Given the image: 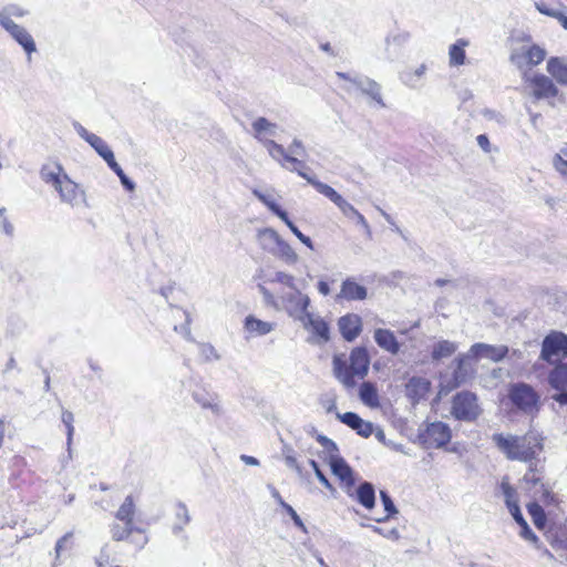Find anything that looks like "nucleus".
Instances as JSON below:
<instances>
[{
    "instance_id": "4468645a",
    "label": "nucleus",
    "mask_w": 567,
    "mask_h": 567,
    "mask_svg": "<svg viewBox=\"0 0 567 567\" xmlns=\"http://www.w3.org/2000/svg\"><path fill=\"white\" fill-rule=\"evenodd\" d=\"M254 195L265 204L276 216H278L291 230V233L308 248L313 249L312 240L303 235L298 227L291 221L287 212L280 208L274 200L269 199L265 194L254 190Z\"/></svg>"
},
{
    "instance_id": "864d4df0",
    "label": "nucleus",
    "mask_w": 567,
    "mask_h": 567,
    "mask_svg": "<svg viewBox=\"0 0 567 567\" xmlns=\"http://www.w3.org/2000/svg\"><path fill=\"white\" fill-rule=\"evenodd\" d=\"M285 461L289 467L295 468L298 473L301 472V467L295 456L288 455L286 456Z\"/></svg>"
},
{
    "instance_id": "cd10ccee",
    "label": "nucleus",
    "mask_w": 567,
    "mask_h": 567,
    "mask_svg": "<svg viewBox=\"0 0 567 567\" xmlns=\"http://www.w3.org/2000/svg\"><path fill=\"white\" fill-rule=\"evenodd\" d=\"M244 328L251 336H265L272 331L274 324L271 322L257 319L254 316H248L245 319Z\"/></svg>"
},
{
    "instance_id": "a18cd8bd",
    "label": "nucleus",
    "mask_w": 567,
    "mask_h": 567,
    "mask_svg": "<svg viewBox=\"0 0 567 567\" xmlns=\"http://www.w3.org/2000/svg\"><path fill=\"white\" fill-rule=\"evenodd\" d=\"M317 441L318 443H320L328 452L330 453H333L332 455L337 454L338 452V447L336 445V443L330 440L329 437L324 436V435H321L319 434L317 436Z\"/></svg>"
},
{
    "instance_id": "f257e3e1",
    "label": "nucleus",
    "mask_w": 567,
    "mask_h": 567,
    "mask_svg": "<svg viewBox=\"0 0 567 567\" xmlns=\"http://www.w3.org/2000/svg\"><path fill=\"white\" fill-rule=\"evenodd\" d=\"M110 534L114 542L125 543L136 551L148 543L146 529L137 522V507L133 495L126 496L115 512Z\"/></svg>"
},
{
    "instance_id": "9d476101",
    "label": "nucleus",
    "mask_w": 567,
    "mask_h": 567,
    "mask_svg": "<svg viewBox=\"0 0 567 567\" xmlns=\"http://www.w3.org/2000/svg\"><path fill=\"white\" fill-rule=\"evenodd\" d=\"M540 358L548 362H561L567 358V334L561 331H550L543 340Z\"/></svg>"
},
{
    "instance_id": "dca6fc26",
    "label": "nucleus",
    "mask_w": 567,
    "mask_h": 567,
    "mask_svg": "<svg viewBox=\"0 0 567 567\" xmlns=\"http://www.w3.org/2000/svg\"><path fill=\"white\" fill-rule=\"evenodd\" d=\"M548 382L557 391L553 399L560 405L567 404V362H558L548 374Z\"/></svg>"
},
{
    "instance_id": "423d86ee",
    "label": "nucleus",
    "mask_w": 567,
    "mask_h": 567,
    "mask_svg": "<svg viewBox=\"0 0 567 567\" xmlns=\"http://www.w3.org/2000/svg\"><path fill=\"white\" fill-rule=\"evenodd\" d=\"M528 464V468L525 472L522 482L526 486L528 493L534 495L540 492L539 499L546 507H557L559 501L555 493L551 491L550 484L546 481L545 465L537 457L536 461H532Z\"/></svg>"
},
{
    "instance_id": "9b49d317",
    "label": "nucleus",
    "mask_w": 567,
    "mask_h": 567,
    "mask_svg": "<svg viewBox=\"0 0 567 567\" xmlns=\"http://www.w3.org/2000/svg\"><path fill=\"white\" fill-rule=\"evenodd\" d=\"M419 439L426 449H441L450 443L452 432L447 424L437 421L429 423L419 434Z\"/></svg>"
},
{
    "instance_id": "0eeeda50",
    "label": "nucleus",
    "mask_w": 567,
    "mask_h": 567,
    "mask_svg": "<svg viewBox=\"0 0 567 567\" xmlns=\"http://www.w3.org/2000/svg\"><path fill=\"white\" fill-rule=\"evenodd\" d=\"M295 302V309L300 311L299 320L303 328L311 332L318 342H328L330 339V328L324 319L313 316L308 311L310 299L307 295L297 291L291 298Z\"/></svg>"
},
{
    "instance_id": "2eb2a0df",
    "label": "nucleus",
    "mask_w": 567,
    "mask_h": 567,
    "mask_svg": "<svg viewBox=\"0 0 567 567\" xmlns=\"http://www.w3.org/2000/svg\"><path fill=\"white\" fill-rule=\"evenodd\" d=\"M254 195L265 204L276 216H278L291 230V233L308 248L313 249L312 240L303 235L298 227L291 221L287 212L280 208L274 200L269 199L265 194L254 190Z\"/></svg>"
},
{
    "instance_id": "13d9d810",
    "label": "nucleus",
    "mask_w": 567,
    "mask_h": 567,
    "mask_svg": "<svg viewBox=\"0 0 567 567\" xmlns=\"http://www.w3.org/2000/svg\"><path fill=\"white\" fill-rule=\"evenodd\" d=\"M293 146H297V147H299V148H302L301 143H300V142H297V141H295V142H293Z\"/></svg>"
},
{
    "instance_id": "58836bf2",
    "label": "nucleus",
    "mask_w": 567,
    "mask_h": 567,
    "mask_svg": "<svg viewBox=\"0 0 567 567\" xmlns=\"http://www.w3.org/2000/svg\"><path fill=\"white\" fill-rule=\"evenodd\" d=\"M272 495L276 498V501L278 502V504L281 506V508L291 517V519L293 520L295 525L297 527L301 528V529H305V525H303L300 516L292 508V506H290L288 503H286L284 501V498L281 497L279 492L275 491Z\"/></svg>"
},
{
    "instance_id": "4c0bfd02",
    "label": "nucleus",
    "mask_w": 567,
    "mask_h": 567,
    "mask_svg": "<svg viewBox=\"0 0 567 567\" xmlns=\"http://www.w3.org/2000/svg\"><path fill=\"white\" fill-rule=\"evenodd\" d=\"M555 171L565 179H567V147L560 150L551 159Z\"/></svg>"
},
{
    "instance_id": "412c9836",
    "label": "nucleus",
    "mask_w": 567,
    "mask_h": 567,
    "mask_svg": "<svg viewBox=\"0 0 567 567\" xmlns=\"http://www.w3.org/2000/svg\"><path fill=\"white\" fill-rule=\"evenodd\" d=\"M474 375V368L470 360L465 355H461L456 359V368L453 371L452 379L450 381V388L456 389L462 384L466 383Z\"/></svg>"
},
{
    "instance_id": "c85d7f7f",
    "label": "nucleus",
    "mask_w": 567,
    "mask_h": 567,
    "mask_svg": "<svg viewBox=\"0 0 567 567\" xmlns=\"http://www.w3.org/2000/svg\"><path fill=\"white\" fill-rule=\"evenodd\" d=\"M355 498L367 509L373 508L375 503V492L373 485L368 482L360 484L355 492Z\"/></svg>"
},
{
    "instance_id": "6ab92c4d",
    "label": "nucleus",
    "mask_w": 567,
    "mask_h": 567,
    "mask_svg": "<svg viewBox=\"0 0 567 567\" xmlns=\"http://www.w3.org/2000/svg\"><path fill=\"white\" fill-rule=\"evenodd\" d=\"M338 327L342 338L351 342L362 332V319L359 315L347 313L338 320Z\"/></svg>"
},
{
    "instance_id": "4d7b16f0",
    "label": "nucleus",
    "mask_w": 567,
    "mask_h": 567,
    "mask_svg": "<svg viewBox=\"0 0 567 567\" xmlns=\"http://www.w3.org/2000/svg\"><path fill=\"white\" fill-rule=\"evenodd\" d=\"M121 183L124 185V187L128 190L134 189V184L127 178V176H123L121 178Z\"/></svg>"
},
{
    "instance_id": "79ce46f5",
    "label": "nucleus",
    "mask_w": 567,
    "mask_h": 567,
    "mask_svg": "<svg viewBox=\"0 0 567 567\" xmlns=\"http://www.w3.org/2000/svg\"><path fill=\"white\" fill-rule=\"evenodd\" d=\"M519 527H520V530H519L520 537L524 538L525 540L530 542L536 547H539L540 540H539L538 536L530 529L528 524L524 523V525H522Z\"/></svg>"
},
{
    "instance_id": "8fccbe9b",
    "label": "nucleus",
    "mask_w": 567,
    "mask_h": 567,
    "mask_svg": "<svg viewBox=\"0 0 567 567\" xmlns=\"http://www.w3.org/2000/svg\"><path fill=\"white\" fill-rule=\"evenodd\" d=\"M515 522L518 524V526L524 525V523H527L526 519L523 517L519 506H514L513 508L508 509Z\"/></svg>"
},
{
    "instance_id": "393cba45",
    "label": "nucleus",
    "mask_w": 567,
    "mask_h": 567,
    "mask_svg": "<svg viewBox=\"0 0 567 567\" xmlns=\"http://www.w3.org/2000/svg\"><path fill=\"white\" fill-rule=\"evenodd\" d=\"M431 389V382L422 377H412L405 384V392L412 400L424 398Z\"/></svg>"
},
{
    "instance_id": "5701e85b",
    "label": "nucleus",
    "mask_w": 567,
    "mask_h": 567,
    "mask_svg": "<svg viewBox=\"0 0 567 567\" xmlns=\"http://www.w3.org/2000/svg\"><path fill=\"white\" fill-rule=\"evenodd\" d=\"M368 296L367 288L362 285H359L355 280L351 278H347L342 285L338 299H346L349 301L353 300H364Z\"/></svg>"
},
{
    "instance_id": "09e8293b",
    "label": "nucleus",
    "mask_w": 567,
    "mask_h": 567,
    "mask_svg": "<svg viewBox=\"0 0 567 567\" xmlns=\"http://www.w3.org/2000/svg\"><path fill=\"white\" fill-rule=\"evenodd\" d=\"M71 538H72V535L66 534L56 542L55 551L58 555H60L64 549L68 548V546L71 542Z\"/></svg>"
},
{
    "instance_id": "5fc2aeb1",
    "label": "nucleus",
    "mask_w": 567,
    "mask_h": 567,
    "mask_svg": "<svg viewBox=\"0 0 567 567\" xmlns=\"http://www.w3.org/2000/svg\"><path fill=\"white\" fill-rule=\"evenodd\" d=\"M317 287H318V291L321 295L328 296L330 293V287H329V284L327 281L320 280L318 282Z\"/></svg>"
},
{
    "instance_id": "aec40b11",
    "label": "nucleus",
    "mask_w": 567,
    "mask_h": 567,
    "mask_svg": "<svg viewBox=\"0 0 567 567\" xmlns=\"http://www.w3.org/2000/svg\"><path fill=\"white\" fill-rule=\"evenodd\" d=\"M470 353L473 358H488L494 362L503 360L507 353L508 348L506 346H491L486 343H475L471 347Z\"/></svg>"
},
{
    "instance_id": "de8ad7c7",
    "label": "nucleus",
    "mask_w": 567,
    "mask_h": 567,
    "mask_svg": "<svg viewBox=\"0 0 567 567\" xmlns=\"http://www.w3.org/2000/svg\"><path fill=\"white\" fill-rule=\"evenodd\" d=\"M276 281L284 284L287 287L293 288L295 287V278L286 272H277L276 274Z\"/></svg>"
},
{
    "instance_id": "49530a36",
    "label": "nucleus",
    "mask_w": 567,
    "mask_h": 567,
    "mask_svg": "<svg viewBox=\"0 0 567 567\" xmlns=\"http://www.w3.org/2000/svg\"><path fill=\"white\" fill-rule=\"evenodd\" d=\"M62 421L66 427L68 436L70 439L74 431V427H73L74 416L70 411H64L62 413Z\"/></svg>"
},
{
    "instance_id": "6e6d98bb",
    "label": "nucleus",
    "mask_w": 567,
    "mask_h": 567,
    "mask_svg": "<svg viewBox=\"0 0 567 567\" xmlns=\"http://www.w3.org/2000/svg\"><path fill=\"white\" fill-rule=\"evenodd\" d=\"M241 460L248 465H258L259 464L258 460L254 456L241 455Z\"/></svg>"
},
{
    "instance_id": "a211bd4d",
    "label": "nucleus",
    "mask_w": 567,
    "mask_h": 567,
    "mask_svg": "<svg viewBox=\"0 0 567 567\" xmlns=\"http://www.w3.org/2000/svg\"><path fill=\"white\" fill-rule=\"evenodd\" d=\"M329 465L340 485L349 493L355 484L354 473L349 464L338 454L331 455Z\"/></svg>"
},
{
    "instance_id": "37998d69",
    "label": "nucleus",
    "mask_w": 567,
    "mask_h": 567,
    "mask_svg": "<svg viewBox=\"0 0 567 567\" xmlns=\"http://www.w3.org/2000/svg\"><path fill=\"white\" fill-rule=\"evenodd\" d=\"M309 464L310 466L313 468L315 471V474L317 476V478L320 481V483L329 488V489H332V485L331 483L329 482V480L327 478V476L323 474V472L320 470L318 463L315 461V460H310L309 461Z\"/></svg>"
},
{
    "instance_id": "39448f33",
    "label": "nucleus",
    "mask_w": 567,
    "mask_h": 567,
    "mask_svg": "<svg viewBox=\"0 0 567 567\" xmlns=\"http://www.w3.org/2000/svg\"><path fill=\"white\" fill-rule=\"evenodd\" d=\"M332 363L336 378L344 386L353 388L358 379L362 380L368 374L370 355L364 347H355L350 352L349 362L343 355H334Z\"/></svg>"
},
{
    "instance_id": "c03bdc74",
    "label": "nucleus",
    "mask_w": 567,
    "mask_h": 567,
    "mask_svg": "<svg viewBox=\"0 0 567 567\" xmlns=\"http://www.w3.org/2000/svg\"><path fill=\"white\" fill-rule=\"evenodd\" d=\"M378 104L384 106L385 104L382 101L381 87L378 83H370L369 87L365 91Z\"/></svg>"
},
{
    "instance_id": "72a5a7b5",
    "label": "nucleus",
    "mask_w": 567,
    "mask_h": 567,
    "mask_svg": "<svg viewBox=\"0 0 567 567\" xmlns=\"http://www.w3.org/2000/svg\"><path fill=\"white\" fill-rule=\"evenodd\" d=\"M527 512L530 515L532 520H533L534 525L536 526V528L542 530L546 527V524H547L546 513H545L543 506L538 502L533 501V502L528 503Z\"/></svg>"
},
{
    "instance_id": "bb28decb",
    "label": "nucleus",
    "mask_w": 567,
    "mask_h": 567,
    "mask_svg": "<svg viewBox=\"0 0 567 567\" xmlns=\"http://www.w3.org/2000/svg\"><path fill=\"white\" fill-rule=\"evenodd\" d=\"M276 127V124L269 122L266 117H258L252 123L254 128V135L257 140L264 142L267 146V148H270V143H274V141L266 140L267 135L272 134L274 128ZM275 144H277L275 142Z\"/></svg>"
},
{
    "instance_id": "7ed1b4c3",
    "label": "nucleus",
    "mask_w": 567,
    "mask_h": 567,
    "mask_svg": "<svg viewBox=\"0 0 567 567\" xmlns=\"http://www.w3.org/2000/svg\"><path fill=\"white\" fill-rule=\"evenodd\" d=\"M492 440L507 460L523 463L536 461L545 447V437L533 430L523 435L496 433Z\"/></svg>"
},
{
    "instance_id": "c756f323",
    "label": "nucleus",
    "mask_w": 567,
    "mask_h": 567,
    "mask_svg": "<svg viewBox=\"0 0 567 567\" xmlns=\"http://www.w3.org/2000/svg\"><path fill=\"white\" fill-rule=\"evenodd\" d=\"M359 395L361 401L370 408L380 405L378 389L372 382H363L360 385Z\"/></svg>"
},
{
    "instance_id": "7c9ffc66",
    "label": "nucleus",
    "mask_w": 567,
    "mask_h": 567,
    "mask_svg": "<svg viewBox=\"0 0 567 567\" xmlns=\"http://www.w3.org/2000/svg\"><path fill=\"white\" fill-rule=\"evenodd\" d=\"M468 45V41L465 39H458L449 49L450 64L453 66H460L465 63L466 54L465 48Z\"/></svg>"
},
{
    "instance_id": "3c124183",
    "label": "nucleus",
    "mask_w": 567,
    "mask_h": 567,
    "mask_svg": "<svg viewBox=\"0 0 567 567\" xmlns=\"http://www.w3.org/2000/svg\"><path fill=\"white\" fill-rule=\"evenodd\" d=\"M476 141H477V144L480 145V147L486 152V153H489L491 152V144H489V140L488 137L485 135V134H480L477 137H476Z\"/></svg>"
},
{
    "instance_id": "c9c22d12",
    "label": "nucleus",
    "mask_w": 567,
    "mask_h": 567,
    "mask_svg": "<svg viewBox=\"0 0 567 567\" xmlns=\"http://www.w3.org/2000/svg\"><path fill=\"white\" fill-rule=\"evenodd\" d=\"M86 141L90 145L99 153V155L106 162L107 159H112L114 156L112 150L107 146V144L97 135L90 134L86 137Z\"/></svg>"
},
{
    "instance_id": "473e14b6",
    "label": "nucleus",
    "mask_w": 567,
    "mask_h": 567,
    "mask_svg": "<svg viewBox=\"0 0 567 567\" xmlns=\"http://www.w3.org/2000/svg\"><path fill=\"white\" fill-rule=\"evenodd\" d=\"M499 488L504 495L505 504L508 509L513 508L514 506H519L518 493L516 488L511 484L508 476L502 478Z\"/></svg>"
},
{
    "instance_id": "2f4dec72",
    "label": "nucleus",
    "mask_w": 567,
    "mask_h": 567,
    "mask_svg": "<svg viewBox=\"0 0 567 567\" xmlns=\"http://www.w3.org/2000/svg\"><path fill=\"white\" fill-rule=\"evenodd\" d=\"M456 350L457 346L454 342L449 340H441L432 347L431 358L436 361L449 358L454 354Z\"/></svg>"
},
{
    "instance_id": "1a4fd4ad",
    "label": "nucleus",
    "mask_w": 567,
    "mask_h": 567,
    "mask_svg": "<svg viewBox=\"0 0 567 567\" xmlns=\"http://www.w3.org/2000/svg\"><path fill=\"white\" fill-rule=\"evenodd\" d=\"M525 87L528 90L529 95L536 100H551L558 96L559 90L554 83L553 79L545 74H527L523 75Z\"/></svg>"
},
{
    "instance_id": "f8f14e48",
    "label": "nucleus",
    "mask_w": 567,
    "mask_h": 567,
    "mask_svg": "<svg viewBox=\"0 0 567 567\" xmlns=\"http://www.w3.org/2000/svg\"><path fill=\"white\" fill-rule=\"evenodd\" d=\"M452 414L462 421L476 420L480 415L476 395L468 391L457 393L452 401Z\"/></svg>"
},
{
    "instance_id": "6e6552de",
    "label": "nucleus",
    "mask_w": 567,
    "mask_h": 567,
    "mask_svg": "<svg viewBox=\"0 0 567 567\" xmlns=\"http://www.w3.org/2000/svg\"><path fill=\"white\" fill-rule=\"evenodd\" d=\"M507 396L512 404L526 414H535L540 409V396L527 383H514L508 388Z\"/></svg>"
},
{
    "instance_id": "f3484780",
    "label": "nucleus",
    "mask_w": 567,
    "mask_h": 567,
    "mask_svg": "<svg viewBox=\"0 0 567 567\" xmlns=\"http://www.w3.org/2000/svg\"><path fill=\"white\" fill-rule=\"evenodd\" d=\"M0 23L29 55L35 52L34 40L23 27L17 24L9 17L1 18Z\"/></svg>"
},
{
    "instance_id": "e433bc0d",
    "label": "nucleus",
    "mask_w": 567,
    "mask_h": 567,
    "mask_svg": "<svg viewBox=\"0 0 567 567\" xmlns=\"http://www.w3.org/2000/svg\"><path fill=\"white\" fill-rule=\"evenodd\" d=\"M173 529L175 532L181 530L189 522L188 509L182 503H177L173 507Z\"/></svg>"
},
{
    "instance_id": "ddd939ff",
    "label": "nucleus",
    "mask_w": 567,
    "mask_h": 567,
    "mask_svg": "<svg viewBox=\"0 0 567 567\" xmlns=\"http://www.w3.org/2000/svg\"><path fill=\"white\" fill-rule=\"evenodd\" d=\"M546 58V51L537 44L523 47L511 54V62L519 70H530L540 64Z\"/></svg>"
},
{
    "instance_id": "ea45409f",
    "label": "nucleus",
    "mask_w": 567,
    "mask_h": 567,
    "mask_svg": "<svg viewBox=\"0 0 567 567\" xmlns=\"http://www.w3.org/2000/svg\"><path fill=\"white\" fill-rule=\"evenodd\" d=\"M279 257L286 262L293 264L298 260L295 249L284 240H277Z\"/></svg>"
},
{
    "instance_id": "a19ab883",
    "label": "nucleus",
    "mask_w": 567,
    "mask_h": 567,
    "mask_svg": "<svg viewBox=\"0 0 567 567\" xmlns=\"http://www.w3.org/2000/svg\"><path fill=\"white\" fill-rule=\"evenodd\" d=\"M380 495L382 503L384 505L385 515L383 517L375 519L379 523L388 520L390 517L394 516L398 513L391 497L383 491H381Z\"/></svg>"
},
{
    "instance_id": "b1692460",
    "label": "nucleus",
    "mask_w": 567,
    "mask_h": 567,
    "mask_svg": "<svg viewBox=\"0 0 567 567\" xmlns=\"http://www.w3.org/2000/svg\"><path fill=\"white\" fill-rule=\"evenodd\" d=\"M339 419L342 423L357 431V433L363 437H369L372 434V424L363 421L354 412H346L339 415Z\"/></svg>"
},
{
    "instance_id": "4be33fe9",
    "label": "nucleus",
    "mask_w": 567,
    "mask_h": 567,
    "mask_svg": "<svg viewBox=\"0 0 567 567\" xmlns=\"http://www.w3.org/2000/svg\"><path fill=\"white\" fill-rule=\"evenodd\" d=\"M373 338L375 343L385 352L396 355L400 352L401 344L395 334L390 329L378 328L374 330Z\"/></svg>"
},
{
    "instance_id": "f704fd0d",
    "label": "nucleus",
    "mask_w": 567,
    "mask_h": 567,
    "mask_svg": "<svg viewBox=\"0 0 567 567\" xmlns=\"http://www.w3.org/2000/svg\"><path fill=\"white\" fill-rule=\"evenodd\" d=\"M536 9L544 16L555 18L561 24L563 28L567 29V14L551 8L545 0H540L535 3Z\"/></svg>"
},
{
    "instance_id": "20e7f679",
    "label": "nucleus",
    "mask_w": 567,
    "mask_h": 567,
    "mask_svg": "<svg viewBox=\"0 0 567 567\" xmlns=\"http://www.w3.org/2000/svg\"><path fill=\"white\" fill-rule=\"evenodd\" d=\"M40 177L58 192L62 202L71 206L85 204L84 190L68 176L58 161L50 159L44 163L40 168Z\"/></svg>"
},
{
    "instance_id": "603ef678",
    "label": "nucleus",
    "mask_w": 567,
    "mask_h": 567,
    "mask_svg": "<svg viewBox=\"0 0 567 567\" xmlns=\"http://www.w3.org/2000/svg\"><path fill=\"white\" fill-rule=\"evenodd\" d=\"M106 163L110 166V168L120 177V179L123 176H126L121 166L116 163L114 156H112V159H107Z\"/></svg>"
},
{
    "instance_id": "a878e982",
    "label": "nucleus",
    "mask_w": 567,
    "mask_h": 567,
    "mask_svg": "<svg viewBox=\"0 0 567 567\" xmlns=\"http://www.w3.org/2000/svg\"><path fill=\"white\" fill-rule=\"evenodd\" d=\"M547 72L557 83L567 86V59L551 56L547 61Z\"/></svg>"
},
{
    "instance_id": "f03ea898",
    "label": "nucleus",
    "mask_w": 567,
    "mask_h": 567,
    "mask_svg": "<svg viewBox=\"0 0 567 567\" xmlns=\"http://www.w3.org/2000/svg\"><path fill=\"white\" fill-rule=\"evenodd\" d=\"M269 154L284 168L291 172H297L299 176L307 179V182L311 184L320 194L336 204L346 216H357L358 218L363 219V216L354 208V206L348 203L334 188L311 177L307 173L309 167L306 165V163L289 155L282 145L270 143Z\"/></svg>"
}]
</instances>
